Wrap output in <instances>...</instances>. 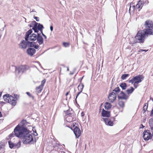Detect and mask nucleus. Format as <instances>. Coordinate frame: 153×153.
I'll list each match as a JSON object with an SVG mask.
<instances>
[{
	"instance_id": "12",
	"label": "nucleus",
	"mask_w": 153,
	"mask_h": 153,
	"mask_svg": "<svg viewBox=\"0 0 153 153\" xmlns=\"http://www.w3.org/2000/svg\"><path fill=\"white\" fill-rule=\"evenodd\" d=\"M74 132L76 138L79 137L81 134L80 129L77 126H76L74 128Z\"/></svg>"
},
{
	"instance_id": "33",
	"label": "nucleus",
	"mask_w": 153,
	"mask_h": 153,
	"mask_svg": "<svg viewBox=\"0 0 153 153\" xmlns=\"http://www.w3.org/2000/svg\"><path fill=\"white\" fill-rule=\"evenodd\" d=\"M140 1H142V2L143 3H142V4H143V5L144 4H147L149 3V1L148 0H140Z\"/></svg>"
},
{
	"instance_id": "28",
	"label": "nucleus",
	"mask_w": 153,
	"mask_h": 153,
	"mask_svg": "<svg viewBox=\"0 0 153 153\" xmlns=\"http://www.w3.org/2000/svg\"><path fill=\"white\" fill-rule=\"evenodd\" d=\"M129 74H123L121 77V78L123 80H124L126 79V78L129 76Z\"/></svg>"
},
{
	"instance_id": "3",
	"label": "nucleus",
	"mask_w": 153,
	"mask_h": 153,
	"mask_svg": "<svg viewBox=\"0 0 153 153\" xmlns=\"http://www.w3.org/2000/svg\"><path fill=\"white\" fill-rule=\"evenodd\" d=\"M3 98L5 101L13 105H15L16 104V101L15 98L9 94H7L4 95Z\"/></svg>"
},
{
	"instance_id": "54",
	"label": "nucleus",
	"mask_w": 153,
	"mask_h": 153,
	"mask_svg": "<svg viewBox=\"0 0 153 153\" xmlns=\"http://www.w3.org/2000/svg\"><path fill=\"white\" fill-rule=\"evenodd\" d=\"M67 71H69V69L68 67H67Z\"/></svg>"
},
{
	"instance_id": "21",
	"label": "nucleus",
	"mask_w": 153,
	"mask_h": 153,
	"mask_svg": "<svg viewBox=\"0 0 153 153\" xmlns=\"http://www.w3.org/2000/svg\"><path fill=\"white\" fill-rule=\"evenodd\" d=\"M111 105L108 102H106L105 103V108L107 110H108L111 108Z\"/></svg>"
},
{
	"instance_id": "11",
	"label": "nucleus",
	"mask_w": 153,
	"mask_h": 153,
	"mask_svg": "<svg viewBox=\"0 0 153 153\" xmlns=\"http://www.w3.org/2000/svg\"><path fill=\"white\" fill-rule=\"evenodd\" d=\"M116 97V93L114 92H111V93L109 94L108 97V98L109 101L112 102H113L115 100Z\"/></svg>"
},
{
	"instance_id": "58",
	"label": "nucleus",
	"mask_w": 153,
	"mask_h": 153,
	"mask_svg": "<svg viewBox=\"0 0 153 153\" xmlns=\"http://www.w3.org/2000/svg\"><path fill=\"white\" fill-rule=\"evenodd\" d=\"M141 125H142V127L143 128H144V126L142 124Z\"/></svg>"
},
{
	"instance_id": "41",
	"label": "nucleus",
	"mask_w": 153,
	"mask_h": 153,
	"mask_svg": "<svg viewBox=\"0 0 153 153\" xmlns=\"http://www.w3.org/2000/svg\"><path fill=\"white\" fill-rule=\"evenodd\" d=\"M34 18L36 19V20L37 22H38L39 21V18L38 17L34 16Z\"/></svg>"
},
{
	"instance_id": "50",
	"label": "nucleus",
	"mask_w": 153,
	"mask_h": 153,
	"mask_svg": "<svg viewBox=\"0 0 153 153\" xmlns=\"http://www.w3.org/2000/svg\"><path fill=\"white\" fill-rule=\"evenodd\" d=\"M41 33H42V35L43 36H45V34H44L42 32H41Z\"/></svg>"
},
{
	"instance_id": "47",
	"label": "nucleus",
	"mask_w": 153,
	"mask_h": 153,
	"mask_svg": "<svg viewBox=\"0 0 153 153\" xmlns=\"http://www.w3.org/2000/svg\"><path fill=\"white\" fill-rule=\"evenodd\" d=\"M59 153H65V152L63 151H60L59 152Z\"/></svg>"
},
{
	"instance_id": "51",
	"label": "nucleus",
	"mask_w": 153,
	"mask_h": 153,
	"mask_svg": "<svg viewBox=\"0 0 153 153\" xmlns=\"http://www.w3.org/2000/svg\"><path fill=\"white\" fill-rule=\"evenodd\" d=\"M43 36L44 37V38L45 39H47V37L45 35V36Z\"/></svg>"
},
{
	"instance_id": "36",
	"label": "nucleus",
	"mask_w": 153,
	"mask_h": 153,
	"mask_svg": "<svg viewBox=\"0 0 153 153\" xmlns=\"http://www.w3.org/2000/svg\"><path fill=\"white\" fill-rule=\"evenodd\" d=\"M32 29L33 30L35 33H38L39 30L37 27H33Z\"/></svg>"
},
{
	"instance_id": "52",
	"label": "nucleus",
	"mask_w": 153,
	"mask_h": 153,
	"mask_svg": "<svg viewBox=\"0 0 153 153\" xmlns=\"http://www.w3.org/2000/svg\"><path fill=\"white\" fill-rule=\"evenodd\" d=\"M150 100H152V101L153 102V98H151L150 99Z\"/></svg>"
},
{
	"instance_id": "49",
	"label": "nucleus",
	"mask_w": 153,
	"mask_h": 153,
	"mask_svg": "<svg viewBox=\"0 0 153 153\" xmlns=\"http://www.w3.org/2000/svg\"><path fill=\"white\" fill-rule=\"evenodd\" d=\"M33 25H32V23H31V24H30V25H29L30 27H33Z\"/></svg>"
},
{
	"instance_id": "46",
	"label": "nucleus",
	"mask_w": 153,
	"mask_h": 153,
	"mask_svg": "<svg viewBox=\"0 0 153 153\" xmlns=\"http://www.w3.org/2000/svg\"><path fill=\"white\" fill-rule=\"evenodd\" d=\"M153 116V109L152 110L151 112L150 116Z\"/></svg>"
},
{
	"instance_id": "8",
	"label": "nucleus",
	"mask_w": 153,
	"mask_h": 153,
	"mask_svg": "<svg viewBox=\"0 0 153 153\" xmlns=\"http://www.w3.org/2000/svg\"><path fill=\"white\" fill-rule=\"evenodd\" d=\"M74 114V113H68L67 114L66 117V121L70 122L75 120Z\"/></svg>"
},
{
	"instance_id": "62",
	"label": "nucleus",
	"mask_w": 153,
	"mask_h": 153,
	"mask_svg": "<svg viewBox=\"0 0 153 153\" xmlns=\"http://www.w3.org/2000/svg\"><path fill=\"white\" fill-rule=\"evenodd\" d=\"M100 110H101V108H100Z\"/></svg>"
},
{
	"instance_id": "1",
	"label": "nucleus",
	"mask_w": 153,
	"mask_h": 153,
	"mask_svg": "<svg viewBox=\"0 0 153 153\" xmlns=\"http://www.w3.org/2000/svg\"><path fill=\"white\" fill-rule=\"evenodd\" d=\"M143 25L145 28L139 31L135 37L136 39L135 42L143 43L146 37L153 35V22L151 20H147Z\"/></svg>"
},
{
	"instance_id": "9",
	"label": "nucleus",
	"mask_w": 153,
	"mask_h": 153,
	"mask_svg": "<svg viewBox=\"0 0 153 153\" xmlns=\"http://www.w3.org/2000/svg\"><path fill=\"white\" fill-rule=\"evenodd\" d=\"M27 66L25 65H21L18 68H16L15 71L16 73H23L27 69Z\"/></svg>"
},
{
	"instance_id": "20",
	"label": "nucleus",
	"mask_w": 153,
	"mask_h": 153,
	"mask_svg": "<svg viewBox=\"0 0 153 153\" xmlns=\"http://www.w3.org/2000/svg\"><path fill=\"white\" fill-rule=\"evenodd\" d=\"M32 32V30L30 29L28 31H27L25 34V39L26 41L28 40V38H29V36Z\"/></svg>"
},
{
	"instance_id": "42",
	"label": "nucleus",
	"mask_w": 153,
	"mask_h": 153,
	"mask_svg": "<svg viewBox=\"0 0 153 153\" xmlns=\"http://www.w3.org/2000/svg\"><path fill=\"white\" fill-rule=\"evenodd\" d=\"M148 50H146L140 49L138 51L139 52H141L142 51H144V52H146L148 51Z\"/></svg>"
},
{
	"instance_id": "16",
	"label": "nucleus",
	"mask_w": 153,
	"mask_h": 153,
	"mask_svg": "<svg viewBox=\"0 0 153 153\" xmlns=\"http://www.w3.org/2000/svg\"><path fill=\"white\" fill-rule=\"evenodd\" d=\"M101 114L102 117H109L110 116V112L106 111L103 109Z\"/></svg>"
},
{
	"instance_id": "29",
	"label": "nucleus",
	"mask_w": 153,
	"mask_h": 153,
	"mask_svg": "<svg viewBox=\"0 0 153 153\" xmlns=\"http://www.w3.org/2000/svg\"><path fill=\"white\" fill-rule=\"evenodd\" d=\"M113 92H115L116 94H117L120 91V89L119 87H118L117 88H116L114 90H113Z\"/></svg>"
},
{
	"instance_id": "61",
	"label": "nucleus",
	"mask_w": 153,
	"mask_h": 153,
	"mask_svg": "<svg viewBox=\"0 0 153 153\" xmlns=\"http://www.w3.org/2000/svg\"><path fill=\"white\" fill-rule=\"evenodd\" d=\"M82 116L83 114L82 113Z\"/></svg>"
},
{
	"instance_id": "31",
	"label": "nucleus",
	"mask_w": 153,
	"mask_h": 153,
	"mask_svg": "<svg viewBox=\"0 0 153 153\" xmlns=\"http://www.w3.org/2000/svg\"><path fill=\"white\" fill-rule=\"evenodd\" d=\"M38 24H39L38 23L36 22L35 21H33L32 22V24L33 25V27H37Z\"/></svg>"
},
{
	"instance_id": "55",
	"label": "nucleus",
	"mask_w": 153,
	"mask_h": 153,
	"mask_svg": "<svg viewBox=\"0 0 153 153\" xmlns=\"http://www.w3.org/2000/svg\"><path fill=\"white\" fill-rule=\"evenodd\" d=\"M1 94H2L1 92H0V97L1 96Z\"/></svg>"
},
{
	"instance_id": "57",
	"label": "nucleus",
	"mask_w": 153,
	"mask_h": 153,
	"mask_svg": "<svg viewBox=\"0 0 153 153\" xmlns=\"http://www.w3.org/2000/svg\"><path fill=\"white\" fill-rule=\"evenodd\" d=\"M34 10H33L31 11H30V12H34Z\"/></svg>"
},
{
	"instance_id": "43",
	"label": "nucleus",
	"mask_w": 153,
	"mask_h": 153,
	"mask_svg": "<svg viewBox=\"0 0 153 153\" xmlns=\"http://www.w3.org/2000/svg\"><path fill=\"white\" fill-rule=\"evenodd\" d=\"M26 93L30 97H31L32 96V95L30 94L29 92H27Z\"/></svg>"
},
{
	"instance_id": "35",
	"label": "nucleus",
	"mask_w": 153,
	"mask_h": 153,
	"mask_svg": "<svg viewBox=\"0 0 153 153\" xmlns=\"http://www.w3.org/2000/svg\"><path fill=\"white\" fill-rule=\"evenodd\" d=\"M63 44V46L65 47H68L69 46V44L68 42H64Z\"/></svg>"
},
{
	"instance_id": "39",
	"label": "nucleus",
	"mask_w": 153,
	"mask_h": 153,
	"mask_svg": "<svg viewBox=\"0 0 153 153\" xmlns=\"http://www.w3.org/2000/svg\"><path fill=\"white\" fill-rule=\"evenodd\" d=\"M45 82L46 81L45 79H44L43 80H42L41 82V84L40 85H42V87H43L44 84L45 83Z\"/></svg>"
},
{
	"instance_id": "38",
	"label": "nucleus",
	"mask_w": 153,
	"mask_h": 153,
	"mask_svg": "<svg viewBox=\"0 0 153 153\" xmlns=\"http://www.w3.org/2000/svg\"><path fill=\"white\" fill-rule=\"evenodd\" d=\"M135 6L134 5H133L132 6H131V5H130V7L129 9V12H130V11L131 8L132 9V11H134L135 9Z\"/></svg>"
},
{
	"instance_id": "30",
	"label": "nucleus",
	"mask_w": 153,
	"mask_h": 153,
	"mask_svg": "<svg viewBox=\"0 0 153 153\" xmlns=\"http://www.w3.org/2000/svg\"><path fill=\"white\" fill-rule=\"evenodd\" d=\"M119 105L121 107H123L124 106L125 104L124 102L122 101V100H119Z\"/></svg>"
},
{
	"instance_id": "48",
	"label": "nucleus",
	"mask_w": 153,
	"mask_h": 153,
	"mask_svg": "<svg viewBox=\"0 0 153 153\" xmlns=\"http://www.w3.org/2000/svg\"><path fill=\"white\" fill-rule=\"evenodd\" d=\"M69 91L66 94V96H67L69 94Z\"/></svg>"
},
{
	"instance_id": "19",
	"label": "nucleus",
	"mask_w": 153,
	"mask_h": 153,
	"mask_svg": "<svg viewBox=\"0 0 153 153\" xmlns=\"http://www.w3.org/2000/svg\"><path fill=\"white\" fill-rule=\"evenodd\" d=\"M143 3L142 1H140V0H139L138 2V3L137 4L136 6V9H140L139 10V11H140L141 9L143 6V4L142 3Z\"/></svg>"
},
{
	"instance_id": "7",
	"label": "nucleus",
	"mask_w": 153,
	"mask_h": 153,
	"mask_svg": "<svg viewBox=\"0 0 153 153\" xmlns=\"http://www.w3.org/2000/svg\"><path fill=\"white\" fill-rule=\"evenodd\" d=\"M148 130H146L143 133V137L145 140H148L152 137V134Z\"/></svg>"
},
{
	"instance_id": "40",
	"label": "nucleus",
	"mask_w": 153,
	"mask_h": 153,
	"mask_svg": "<svg viewBox=\"0 0 153 153\" xmlns=\"http://www.w3.org/2000/svg\"><path fill=\"white\" fill-rule=\"evenodd\" d=\"M134 87L135 88H137L138 86V83H135V82L134 83Z\"/></svg>"
},
{
	"instance_id": "34",
	"label": "nucleus",
	"mask_w": 153,
	"mask_h": 153,
	"mask_svg": "<svg viewBox=\"0 0 153 153\" xmlns=\"http://www.w3.org/2000/svg\"><path fill=\"white\" fill-rule=\"evenodd\" d=\"M104 121L105 122V124L107 125L110 120L107 118H103Z\"/></svg>"
},
{
	"instance_id": "27",
	"label": "nucleus",
	"mask_w": 153,
	"mask_h": 153,
	"mask_svg": "<svg viewBox=\"0 0 153 153\" xmlns=\"http://www.w3.org/2000/svg\"><path fill=\"white\" fill-rule=\"evenodd\" d=\"M134 89L132 87H131L130 89H128L126 91L127 93L128 94H131L134 91Z\"/></svg>"
},
{
	"instance_id": "13",
	"label": "nucleus",
	"mask_w": 153,
	"mask_h": 153,
	"mask_svg": "<svg viewBox=\"0 0 153 153\" xmlns=\"http://www.w3.org/2000/svg\"><path fill=\"white\" fill-rule=\"evenodd\" d=\"M84 87V85L81 82L79 85L78 86V90L79 91L77 94L76 98V99L78 97V96L82 92V90L83 89Z\"/></svg>"
},
{
	"instance_id": "37",
	"label": "nucleus",
	"mask_w": 153,
	"mask_h": 153,
	"mask_svg": "<svg viewBox=\"0 0 153 153\" xmlns=\"http://www.w3.org/2000/svg\"><path fill=\"white\" fill-rule=\"evenodd\" d=\"M107 125L110 126H112L113 125V122L110 120Z\"/></svg>"
},
{
	"instance_id": "53",
	"label": "nucleus",
	"mask_w": 153,
	"mask_h": 153,
	"mask_svg": "<svg viewBox=\"0 0 153 153\" xmlns=\"http://www.w3.org/2000/svg\"><path fill=\"white\" fill-rule=\"evenodd\" d=\"M2 117V114L1 112L0 111V117Z\"/></svg>"
},
{
	"instance_id": "15",
	"label": "nucleus",
	"mask_w": 153,
	"mask_h": 153,
	"mask_svg": "<svg viewBox=\"0 0 153 153\" xmlns=\"http://www.w3.org/2000/svg\"><path fill=\"white\" fill-rule=\"evenodd\" d=\"M37 36V41L39 45L42 44L43 43V38L41 35V33H38Z\"/></svg>"
},
{
	"instance_id": "25",
	"label": "nucleus",
	"mask_w": 153,
	"mask_h": 153,
	"mask_svg": "<svg viewBox=\"0 0 153 153\" xmlns=\"http://www.w3.org/2000/svg\"><path fill=\"white\" fill-rule=\"evenodd\" d=\"M43 88V87H42V86L40 85L38 87H36V91L38 92V93H40L42 90Z\"/></svg>"
},
{
	"instance_id": "60",
	"label": "nucleus",
	"mask_w": 153,
	"mask_h": 153,
	"mask_svg": "<svg viewBox=\"0 0 153 153\" xmlns=\"http://www.w3.org/2000/svg\"><path fill=\"white\" fill-rule=\"evenodd\" d=\"M82 116L83 114L82 113Z\"/></svg>"
},
{
	"instance_id": "18",
	"label": "nucleus",
	"mask_w": 153,
	"mask_h": 153,
	"mask_svg": "<svg viewBox=\"0 0 153 153\" xmlns=\"http://www.w3.org/2000/svg\"><path fill=\"white\" fill-rule=\"evenodd\" d=\"M37 36L36 34L33 33L32 34L31 36H29L28 40L29 39L31 41H35L36 40Z\"/></svg>"
},
{
	"instance_id": "24",
	"label": "nucleus",
	"mask_w": 153,
	"mask_h": 153,
	"mask_svg": "<svg viewBox=\"0 0 153 153\" xmlns=\"http://www.w3.org/2000/svg\"><path fill=\"white\" fill-rule=\"evenodd\" d=\"M31 44H30V47H33L34 48L36 49H37L39 48V46L38 45H36V43L35 42H32Z\"/></svg>"
},
{
	"instance_id": "56",
	"label": "nucleus",
	"mask_w": 153,
	"mask_h": 153,
	"mask_svg": "<svg viewBox=\"0 0 153 153\" xmlns=\"http://www.w3.org/2000/svg\"><path fill=\"white\" fill-rule=\"evenodd\" d=\"M56 146H59V144H57L56 145Z\"/></svg>"
},
{
	"instance_id": "4",
	"label": "nucleus",
	"mask_w": 153,
	"mask_h": 153,
	"mask_svg": "<svg viewBox=\"0 0 153 153\" xmlns=\"http://www.w3.org/2000/svg\"><path fill=\"white\" fill-rule=\"evenodd\" d=\"M28 124H29V123L28 122H27L26 120H23L21 121L19 124L16 127L14 130H15L17 127L16 130H18L19 132H20V131H21V130L22 129V131H24V129L25 131V130H27L25 126Z\"/></svg>"
},
{
	"instance_id": "5",
	"label": "nucleus",
	"mask_w": 153,
	"mask_h": 153,
	"mask_svg": "<svg viewBox=\"0 0 153 153\" xmlns=\"http://www.w3.org/2000/svg\"><path fill=\"white\" fill-rule=\"evenodd\" d=\"M143 77L142 75H139L134 77L128 81V82L133 84L134 82L139 83L143 80Z\"/></svg>"
},
{
	"instance_id": "10",
	"label": "nucleus",
	"mask_w": 153,
	"mask_h": 153,
	"mask_svg": "<svg viewBox=\"0 0 153 153\" xmlns=\"http://www.w3.org/2000/svg\"><path fill=\"white\" fill-rule=\"evenodd\" d=\"M119 100H126L128 98V96L125 94L123 91H122L118 95Z\"/></svg>"
},
{
	"instance_id": "17",
	"label": "nucleus",
	"mask_w": 153,
	"mask_h": 153,
	"mask_svg": "<svg viewBox=\"0 0 153 153\" xmlns=\"http://www.w3.org/2000/svg\"><path fill=\"white\" fill-rule=\"evenodd\" d=\"M8 143L9 147L11 149L13 148L14 147L16 146H18V147H19L21 145V143L20 142L17 143V145L16 144L13 143L11 141H9Z\"/></svg>"
},
{
	"instance_id": "44",
	"label": "nucleus",
	"mask_w": 153,
	"mask_h": 153,
	"mask_svg": "<svg viewBox=\"0 0 153 153\" xmlns=\"http://www.w3.org/2000/svg\"><path fill=\"white\" fill-rule=\"evenodd\" d=\"M5 103L3 101H0V105H2L3 104H5Z\"/></svg>"
},
{
	"instance_id": "59",
	"label": "nucleus",
	"mask_w": 153,
	"mask_h": 153,
	"mask_svg": "<svg viewBox=\"0 0 153 153\" xmlns=\"http://www.w3.org/2000/svg\"><path fill=\"white\" fill-rule=\"evenodd\" d=\"M152 131H153V130H152ZM152 136L153 137V133H152Z\"/></svg>"
},
{
	"instance_id": "32",
	"label": "nucleus",
	"mask_w": 153,
	"mask_h": 153,
	"mask_svg": "<svg viewBox=\"0 0 153 153\" xmlns=\"http://www.w3.org/2000/svg\"><path fill=\"white\" fill-rule=\"evenodd\" d=\"M147 105H146V104H145V105H144L143 107V113H144L147 110L148 104H147Z\"/></svg>"
},
{
	"instance_id": "23",
	"label": "nucleus",
	"mask_w": 153,
	"mask_h": 153,
	"mask_svg": "<svg viewBox=\"0 0 153 153\" xmlns=\"http://www.w3.org/2000/svg\"><path fill=\"white\" fill-rule=\"evenodd\" d=\"M120 86L123 90H125L127 86L125 83H122L120 84Z\"/></svg>"
},
{
	"instance_id": "45",
	"label": "nucleus",
	"mask_w": 153,
	"mask_h": 153,
	"mask_svg": "<svg viewBox=\"0 0 153 153\" xmlns=\"http://www.w3.org/2000/svg\"><path fill=\"white\" fill-rule=\"evenodd\" d=\"M50 29L51 31H52L53 30V27L52 26H51L50 27Z\"/></svg>"
},
{
	"instance_id": "14",
	"label": "nucleus",
	"mask_w": 153,
	"mask_h": 153,
	"mask_svg": "<svg viewBox=\"0 0 153 153\" xmlns=\"http://www.w3.org/2000/svg\"><path fill=\"white\" fill-rule=\"evenodd\" d=\"M36 51L34 48H30L27 50V52L28 55L31 56L35 54Z\"/></svg>"
},
{
	"instance_id": "6",
	"label": "nucleus",
	"mask_w": 153,
	"mask_h": 153,
	"mask_svg": "<svg viewBox=\"0 0 153 153\" xmlns=\"http://www.w3.org/2000/svg\"><path fill=\"white\" fill-rule=\"evenodd\" d=\"M32 42L23 40L20 44V47L22 49H25L27 46L30 47V44H31Z\"/></svg>"
},
{
	"instance_id": "2",
	"label": "nucleus",
	"mask_w": 153,
	"mask_h": 153,
	"mask_svg": "<svg viewBox=\"0 0 153 153\" xmlns=\"http://www.w3.org/2000/svg\"><path fill=\"white\" fill-rule=\"evenodd\" d=\"M17 127L14 130V132L12 134H10V137H13L14 134L17 137L23 139V142L25 144H27L30 143H33L34 142L33 137L34 135L30 134V131L28 130H25V131H22V129L20 132L16 130Z\"/></svg>"
},
{
	"instance_id": "22",
	"label": "nucleus",
	"mask_w": 153,
	"mask_h": 153,
	"mask_svg": "<svg viewBox=\"0 0 153 153\" xmlns=\"http://www.w3.org/2000/svg\"><path fill=\"white\" fill-rule=\"evenodd\" d=\"M38 30L40 31L41 32H42L43 30V28H44L43 25L40 23H39L37 27Z\"/></svg>"
},
{
	"instance_id": "26",
	"label": "nucleus",
	"mask_w": 153,
	"mask_h": 153,
	"mask_svg": "<svg viewBox=\"0 0 153 153\" xmlns=\"http://www.w3.org/2000/svg\"><path fill=\"white\" fill-rule=\"evenodd\" d=\"M149 123L151 130H153V119H150Z\"/></svg>"
}]
</instances>
